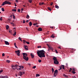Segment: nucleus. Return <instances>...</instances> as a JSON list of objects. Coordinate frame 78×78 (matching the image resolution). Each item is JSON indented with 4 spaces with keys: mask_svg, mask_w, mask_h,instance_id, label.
Masks as SVG:
<instances>
[{
    "mask_svg": "<svg viewBox=\"0 0 78 78\" xmlns=\"http://www.w3.org/2000/svg\"><path fill=\"white\" fill-rule=\"evenodd\" d=\"M44 50L39 51H38L37 53V54L38 56L40 58L42 57H45V55H44Z\"/></svg>",
    "mask_w": 78,
    "mask_h": 78,
    "instance_id": "f257e3e1",
    "label": "nucleus"
},
{
    "mask_svg": "<svg viewBox=\"0 0 78 78\" xmlns=\"http://www.w3.org/2000/svg\"><path fill=\"white\" fill-rule=\"evenodd\" d=\"M9 4V5L11 4V3L9 1H5L2 3V4L1 5L2 6H4L5 5Z\"/></svg>",
    "mask_w": 78,
    "mask_h": 78,
    "instance_id": "f03ea898",
    "label": "nucleus"
},
{
    "mask_svg": "<svg viewBox=\"0 0 78 78\" xmlns=\"http://www.w3.org/2000/svg\"><path fill=\"white\" fill-rule=\"evenodd\" d=\"M58 72L57 69H56V70L55 71L54 73V76H55V77L58 74Z\"/></svg>",
    "mask_w": 78,
    "mask_h": 78,
    "instance_id": "7ed1b4c3",
    "label": "nucleus"
},
{
    "mask_svg": "<svg viewBox=\"0 0 78 78\" xmlns=\"http://www.w3.org/2000/svg\"><path fill=\"white\" fill-rule=\"evenodd\" d=\"M15 52L16 53V55H17L18 56H20V50L16 51H15Z\"/></svg>",
    "mask_w": 78,
    "mask_h": 78,
    "instance_id": "20e7f679",
    "label": "nucleus"
},
{
    "mask_svg": "<svg viewBox=\"0 0 78 78\" xmlns=\"http://www.w3.org/2000/svg\"><path fill=\"white\" fill-rule=\"evenodd\" d=\"M23 58L24 59L26 60V61H28V57H27H27H23Z\"/></svg>",
    "mask_w": 78,
    "mask_h": 78,
    "instance_id": "39448f33",
    "label": "nucleus"
},
{
    "mask_svg": "<svg viewBox=\"0 0 78 78\" xmlns=\"http://www.w3.org/2000/svg\"><path fill=\"white\" fill-rule=\"evenodd\" d=\"M51 50V51H53V48H52V47H49V48H48V51H49L50 50Z\"/></svg>",
    "mask_w": 78,
    "mask_h": 78,
    "instance_id": "423d86ee",
    "label": "nucleus"
},
{
    "mask_svg": "<svg viewBox=\"0 0 78 78\" xmlns=\"http://www.w3.org/2000/svg\"><path fill=\"white\" fill-rule=\"evenodd\" d=\"M23 57L25 58L27 57V56L28 55L26 53H23Z\"/></svg>",
    "mask_w": 78,
    "mask_h": 78,
    "instance_id": "0eeeda50",
    "label": "nucleus"
},
{
    "mask_svg": "<svg viewBox=\"0 0 78 78\" xmlns=\"http://www.w3.org/2000/svg\"><path fill=\"white\" fill-rule=\"evenodd\" d=\"M54 62L55 64L57 65L59 63V62H58V60H57V61H54Z\"/></svg>",
    "mask_w": 78,
    "mask_h": 78,
    "instance_id": "6e6552de",
    "label": "nucleus"
},
{
    "mask_svg": "<svg viewBox=\"0 0 78 78\" xmlns=\"http://www.w3.org/2000/svg\"><path fill=\"white\" fill-rule=\"evenodd\" d=\"M24 48H25V49L26 50H28V46L26 45H25L24 46Z\"/></svg>",
    "mask_w": 78,
    "mask_h": 78,
    "instance_id": "1a4fd4ad",
    "label": "nucleus"
},
{
    "mask_svg": "<svg viewBox=\"0 0 78 78\" xmlns=\"http://www.w3.org/2000/svg\"><path fill=\"white\" fill-rule=\"evenodd\" d=\"M5 42L6 45H9L10 44L9 43V42H8V41H5Z\"/></svg>",
    "mask_w": 78,
    "mask_h": 78,
    "instance_id": "9d476101",
    "label": "nucleus"
},
{
    "mask_svg": "<svg viewBox=\"0 0 78 78\" xmlns=\"http://www.w3.org/2000/svg\"><path fill=\"white\" fill-rule=\"evenodd\" d=\"M53 60H54V61H57V58H56V57H53Z\"/></svg>",
    "mask_w": 78,
    "mask_h": 78,
    "instance_id": "9b49d317",
    "label": "nucleus"
},
{
    "mask_svg": "<svg viewBox=\"0 0 78 78\" xmlns=\"http://www.w3.org/2000/svg\"><path fill=\"white\" fill-rule=\"evenodd\" d=\"M42 30V29L41 27H39L38 29V30L40 31H41Z\"/></svg>",
    "mask_w": 78,
    "mask_h": 78,
    "instance_id": "f8f14e48",
    "label": "nucleus"
},
{
    "mask_svg": "<svg viewBox=\"0 0 78 78\" xmlns=\"http://www.w3.org/2000/svg\"><path fill=\"white\" fill-rule=\"evenodd\" d=\"M30 55L31 56V57L32 58H33L35 57L34 55H33L32 53L30 54Z\"/></svg>",
    "mask_w": 78,
    "mask_h": 78,
    "instance_id": "ddd939ff",
    "label": "nucleus"
},
{
    "mask_svg": "<svg viewBox=\"0 0 78 78\" xmlns=\"http://www.w3.org/2000/svg\"><path fill=\"white\" fill-rule=\"evenodd\" d=\"M18 67L21 68H22V69H23L24 68V67L23 66H18Z\"/></svg>",
    "mask_w": 78,
    "mask_h": 78,
    "instance_id": "4468645a",
    "label": "nucleus"
},
{
    "mask_svg": "<svg viewBox=\"0 0 78 78\" xmlns=\"http://www.w3.org/2000/svg\"><path fill=\"white\" fill-rule=\"evenodd\" d=\"M44 4V2H42V3H41V2H40V3H39V4H40V5H43Z\"/></svg>",
    "mask_w": 78,
    "mask_h": 78,
    "instance_id": "2eb2a0df",
    "label": "nucleus"
},
{
    "mask_svg": "<svg viewBox=\"0 0 78 78\" xmlns=\"http://www.w3.org/2000/svg\"><path fill=\"white\" fill-rule=\"evenodd\" d=\"M51 37L52 38H54L55 37L54 35V34H52V35L51 36Z\"/></svg>",
    "mask_w": 78,
    "mask_h": 78,
    "instance_id": "dca6fc26",
    "label": "nucleus"
},
{
    "mask_svg": "<svg viewBox=\"0 0 78 78\" xmlns=\"http://www.w3.org/2000/svg\"><path fill=\"white\" fill-rule=\"evenodd\" d=\"M32 25V22H29V26H31Z\"/></svg>",
    "mask_w": 78,
    "mask_h": 78,
    "instance_id": "f3484780",
    "label": "nucleus"
},
{
    "mask_svg": "<svg viewBox=\"0 0 78 78\" xmlns=\"http://www.w3.org/2000/svg\"><path fill=\"white\" fill-rule=\"evenodd\" d=\"M61 67H62V68L63 69H65V67H64V66L63 65H61Z\"/></svg>",
    "mask_w": 78,
    "mask_h": 78,
    "instance_id": "a211bd4d",
    "label": "nucleus"
},
{
    "mask_svg": "<svg viewBox=\"0 0 78 78\" xmlns=\"http://www.w3.org/2000/svg\"><path fill=\"white\" fill-rule=\"evenodd\" d=\"M55 8L57 9H58L59 8V6H58V5H55Z\"/></svg>",
    "mask_w": 78,
    "mask_h": 78,
    "instance_id": "6ab92c4d",
    "label": "nucleus"
},
{
    "mask_svg": "<svg viewBox=\"0 0 78 78\" xmlns=\"http://www.w3.org/2000/svg\"><path fill=\"white\" fill-rule=\"evenodd\" d=\"M20 76H22L23 75V74L22 73V72H20Z\"/></svg>",
    "mask_w": 78,
    "mask_h": 78,
    "instance_id": "aec40b11",
    "label": "nucleus"
},
{
    "mask_svg": "<svg viewBox=\"0 0 78 78\" xmlns=\"http://www.w3.org/2000/svg\"><path fill=\"white\" fill-rule=\"evenodd\" d=\"M9 26H8V25L6 26V29L7 30H8L9 28Z\"/></svg>",
    "mask_w": 78,
    "mask_h": 78,
    "instance_id": "412c9836",
    "label": "nucleus"
},
{
    "mask_svg": "<svg viewBox=\"0 0 78 78\" xmlns=\"http://www.w3.org/2000/svg\"><path fill=\"white\" fill-rule=\"evenodd\" d=\"M12 16H13V18L14 19H16L15 16L14 14H12Z\"/></svg>",
    "mask_w": 78,
    "mask_h": 78,
    "instance_id": "4be33fe9",
    "label": "nucleus"
},
{
    "mask_svg": "<svg viewBox=\"0 0 78 78\" xmlns=\"http://www.w3.org/2000/svg\"><path fill=\"white\" fill-rule=\"evenodd\" d=\"M14 46H15V48H17V47L16 46V43H14Z\"/></svg>",
    "mask_w": 78,
    "mask_h": 78,
    "instance_id": "5701e85b",
    "label": "nucleus"
},
{
    "mask_svg": "<svg viewBox=\"0 0 78 78\" xmlns=\"http://www.w3.org/2000/svg\"><path fill=\"white\" fill-rule=\"evenodd\" d=\"M40 75L39 74H36V77H38L40 76Z\"/></svg>",
    "mask_w": 78,
    "mask_h": 78,
    "instance_id": "b1692460",
    "label": "nucleus"
},
{
    "mask_svg": "<svg viewBox=\"0 0 78 78\" xmlns=\"http://www.w3.org/2000/svg\"><path fill=\"white\" fill-rule=\"evenodd\" d=\"M1 10L2 11H5V9L4 8H2Z\"/></svg>",
    "mask_w": 78,
    "mask_h": 78,
    "instance_id": "393cba45",
    "label": "nucleus"
},
{
    "mask_svg": "<svg viewBox=\"0 0 78 78\" xmlns=\"http://www.w3.org/2000/svg\"><path fill=\"white\" fill-rule=\"evenodd\" d=\"M18 39L19 40H20L21 42H22V39L20 37H19Z\"/></svg>",
    "mask_w": 78,
    "mask_h": 78,
    "instance_id": "a878e982",
    "label": "nucleus"
},
{
    "mask_svg": "<svg viewBox=\"0 0 78 78\" xmlns=\"http://www.w3.org/2000/svg\"><path fill=\"white\" fill-rule=\"evenodd\" d=\"M16 32H14V34H13V35L14 36H15L16 34Z\"/></svg>",
    "mask_w": 78,
    "mask_h": 78,
    "instance_id": "bb28decb",
    "label": "nucleus"
},
{
    "mask_svg": "<svg viewBox=\"0 0 78 78\" xmlns=\"http://www.w3.org/2000/svg\"><path fill=\"white\" fill-rule=\"evenodd\" d=\"M27 19H29V16L28 15H27Z\"/></svg>",
    "mask_w": 78,
    "mask_h": 78,
    "instance_id": "cd10ccee",
    "label": "nucleus"
},
{
    "mask_svg": "<svg viewBox=\"0 0 78 78\" xmlns=\"http://www.w3.org/2000/svg\"><path fill=\"white\" fill-rule=\"evenodd\" d=\"M48 9L49 10H50V11H51V9L50 7H48Z\"/></svg>",
    "mask_w": 78,
    "mask_h": 78,
    "instance_id": "c85d7f7f",
    "label": "nucleus"
},
{
    "mask_svg": "<svg viewBox=\"0 0 78 78\" xmlns=\"http://www.w3.org/2000/svg\"><path fill=\"white\" fill-rule=\"evenodd\" d=\"M72 73L73 74H75V73H76V72H75V71H72Z\"/></svg>",
    "mask_w": 78,
    "mask_h": 78,
    "instance_id": "c756f323",
    "label": "nucleus"
},
{
    "mask_svg": "<svg viewBox=\"0 0 78 78\" xmlns=\"http://www.w3.org/2000/svg\"><path fill=\"white\" fill-rule=\"evenodd\" d=\"M12 11L14 12H16V9H12Z\"/></svg>",
    "mask_w": 78,
    "mask_h": 78,
    "instance_id": "7c9ffc66",
    "label": "nucleus"
},
{
    "mask_svg": "<svg viewBox=\"0 0 78 78\" xmlns=\"http://www.w3.org/2000/svg\"><path fill=\"white\" fill-rule=\"evenodd\" d=\"M38 23H34L33 24L34 26H36L37 25Z\"/></svg>",
    "mask_w": 78,
    "mask_h": 78,
    "instance_id": "2f4dec72",
    "label": "nucleus"
},
{
    "mask_svg": "<svg viewBox=\"0 0 78 78\" xmlns=\"http://www.w3.org/2000/svg\"><path fill=\"white\" fill-rule=\"evenodd\" d=\"M6 62L8 63H10V61L9 60H7Z\"/></svg>",
    "mask_w": 78,
    "mask_h": 78,
    "instance_id": "473e14b6",
    "label": "nucleus"
},
{
    "mask_svg": "<svg viewBox=\"0 0 78 78\" xmlns=\"http://www.w3.org/2000/svg\"><path fill=\"white\" fill-rule=\"evenodd\" d=\"M3 72V70L2 69H1V70H0V74L2 73Z\"/></svg>",
    "mask_w": 78,
    "mask_h": 78,
    "instance_id": "72a5a7b5",
    "label": "nucleus"
},
{
    "mask_svg": "<svg viewBox=\"0 0 78 78\" xmlns=\"http://www.w3.org/2000/svg\"><path fill=\"white\" fill-rule=\"evenodd\" d=\"M52 72L53 73H54V69L53 68H52Z\"/></svg>",
    "mask_w": 78,
    "mask_h": 78,
    "instance_id": "f704fd0d",
    "label": "nucleus"
},
{
    "mask_svg": "<svg viewBox=\"0 0 78 78\" xmlns=\"http://www.w3.org/2000/svg\"><path fill=\"white\" fill-rule=\"evenodd\" d=\"M23 43H24V44H25L26 41H25V40H23Z\"/></svg>",
    "mask_w": 78,
    "mask_h": 78,
    "instance_id": "c9c22d12",
    "label": "nucleus"
},
{
    "mask_svg": "<svg viewBox=\"0 0 78 78\" xmlns=\"http://www.w3.org/2000/svg\"><path fill=\"white\" fill-rule=\"evenodd\" d=\"M38 62H40V63L41 62V59H39Z\"/></svg>",
    "mask_w": 78,
    "mask_h": 78,
    "instance_id": "e433bc0d",
    "label": "nucleus"
},
{
    "mask_svg": "<svg viewBox=\"0 0 78 78\" xmlns=\"http://www.w3.org/2000/svg\"><path fill=\"white\" fill-rule=\"evenodd\" d=\"M26 43H27V44H30V42H27V41H26Z\"/></svg>",
    "mask_w": 78,
    "mask_h": 78,
    "instance_id": "4c0bfd02",
    "label": "nucleus"
},
{
    "mask_svg": "<svg viewBox=\"0 0 78 78\" xmlns=\"http://www.w3.org/2000/svg\"><path fill=\"white\" fill-rule=\"evenodd\" d=\"M41 48V46H38V47H37V48Z\"/></svg>",
    "mask_w": 78,
    "mask_h": 78,
    "instance_id": "58836bf2",
    "label": "nucleus"
},
{
    "mask_svg": "<svg viewBox=\"0 0 78 78\" xmlns=\"http://www.w3.org/2000/svg\"><path fill=\"white\" fill-rule=\"evenodd\" d=\"M29 2L30 3H31L32 2V0H29Z\"/></svg>",
    "mask_w": 78,
    "mask_h": 78,
    "instance_id": "ea45409f",
    "label": "nucleus"
},
{
    "mask_svg": "<svg viewBox=\"0 0 78 78\" xmlns=\"http://www.w3.org/2000/svg\"><path fill=\"white\" fill-rule=\"evenodd\" d=\"M36 66H34L33 67V69H35L36 68Z\"/></svg>",
    "mask_w": 78,
    "mask_h": 78,
    "instance_id": "a19ab883",
    "label": "nucleus"
},
{
    "mask_svg": "<svg viewBox=\"0 0 78 78\" xmlns=\"http://www.w3.org/2000/svg\"><path fill=\"white\" fill-rule=\"evenodd\" d=\"M72 70V69L71 68H70V69L69 70V72H70Z\"/></svg>",
    "mask_w": 78,
    "mask_h": 78,
    "instance_id": "79ce46f5",
    "label": "nucleus"
},
{
    "mask_svg": "<svg viewBox=\"0 0 78 78\" xmlns=\"http://www.w3.org/2000/svg\"><path fill=\"white\" fill-rule=\"evenodd\" d=\"M2 17H1V18H0V20L2 21Z\"/></svg>",
    "mask_w": 78,
    "mask_h": 78,
    "instance_id": "37998d69",
    "label": "nucleus"
},
{
    "mask_svg": "<svg viewBox=\"0 0 78 78\" xmlns=\"http://www.w3.org/2000/svg\"><path fill=\"white\" fill-rule=\"evenodd\" d=\"M46 45L48 46V48H49L50 47V45H49V44H46Z\"/></svg>",
    "mask_w": 78,
    "mask_h": 78,
    "instance_id": "c03bdc74",
    "label": "nucleus"
},
{
    "mask_svg": "<svg viewBox=\"0 0 78 78\" xmlns=\"http://www.w3.org/2000/svg\"><path fill=\"white\" fill-rule=\"evenodd\" d=\"M18 12H20V9H19L18 10Z\"/></svg>",
    "mask_w": 78,
    "mask_h": 78,
    "instance_id": "a18cd8bd",
    "label": "nucleus"
},
{
    "mask_svg": "<svg viewBox=\"0 0 78 78\" xmlns=\"http://www.w3.org/2000/svg\"><path fill=\"white\" fill-rule=\"evenodd\" d=\"M5 55V53H3L2 54V56H3V57H4Z\"/></svg>",
    "mask_w": 78,
    "mask_h": 78,
    "instance_id": "49530a36",
    "label": "nucleus"
},
{
    "mask_svg": "<svg viewBox=\"0 0 78 78\" xmlns=\"http://www.w3.org/2000/svg\"><path fill=\"white\" fill-rule=\"evenodd\" d=\"M55 52L56 53H58V51L56 50H55Z\"/></svg>",
    "mask_w": 78,
    "mask_h": 78,
    "instance_id": "de8ad7c7",
    "label": "nucleus"
},
{
    "mask_svg": "<svg viewBox=\"0 0 78 78\" xmlns=\"http://www.w3.org/2000/svg\"><path fill=\"white\" fill-rule=\"evenodd\" d=\"M75 71V69L74 68H73V71Z\"/></svg>",
    "mask_w": 78,
    "mask_h": 78,
    "instance_id": "09e8293b",
    "label": "nucleus"
},
{
    "mask_svg": "<svg viewBox=\"0 0 78 78\" xmlns=\"http://www.w3.org/2000/svg\"><path fill=\"white\" fill-rule=\"evenodd\" d=\"M12 67L13 68V67H15V66L13 65V66H12Z\"/></svg>",
    "mask_w": 78,
    "mask_h": 78,
    "instance_id": "8fccbe9b",
    "label": "nucleus"
},
{
    "mask_svg": "<svg viewBox=\"0 0 78 78\" xmlns=\"http://www.w3.org/2000/svg\"><path fill=\"white\" fill-rule=\"evenodd\" d=\"M23 23H25V21H24V20H23Z\"/></svg>",
    "mask_w": 78,
    "mask_h": 78,
    "instance_id": "3c124183",
    "label": "nucleus"
},
{
    "mask_svg": "<svg viewBox=\"0 0 78 78\" xmlns=\"http://www.w3.org/2000/svg\"><path fill=\"white\" fill-rule=\"evenodd\" d=\"M15 1H16L17 3H18V2H19L18 0H16Z\"/></svg>",
    "mask_w": 78,
    "mask_h": 78,
    "instance_id": "603ef678",
    "label": "nucleus"
},
{
    "mask_svg": "<svg viewBox=\"0 0 78 78\" xmlns=\"http://www.w3.org/2000/svg\"><path fill=\"white\" fill-rule=\"evenodd\" d=\"M60 70L62 69V66H61V67H60Z\"/></svg>",
    "mask_w": 78,
    "mask_h": 78,
    "instance_id": "864d4df0",
    "label": "nucleus"
},
{
    "mask_svg": "<svg viewBox=\"0 0 78 78\" xmlns=\"http://www.w3.org/2000/svg\"><path fill=\"white\" fill-rule=\"evenodd\" d=\"M53 2H51V5H53Z\"/></svg>",
    "mask_w": 78,
    "mask_h": 78,
    "instance_id": "5fc2aeb1",
    "label": "nucleus"
},
{
    "mask_svg": "<svg viewBox=\"0 0 78 78\" xmlns=\"http://www.w3.org/2000/svg\"><path fill=\"white\" fill-rule=\"evenodd\" d=\"M11 24H12V25L13 26H14V24L13 23H11Z\"/></svg>",
    "mask_w": 78,
    "mask_h": 78,
    "instance_id": "6e6d98bb",
    "label": "nucleus"
},
{
    "mask_svg": "<svg viewBox=\"0 0 78 78\" xmlns=\"http://www.w3.org/2000/svg\"><path fill=\"white\" fill-rule=\"evenodd\" d=\"M19 69L20 70H21L22 69L20 67V68H19Z\"/></svg>",
    "mask_w": 78,
    "mask_h": 78,
    "instance_id": "4d7b16f0",
    "label": "nucleus"
},
{
    "mask_svg": "<svg viewBox=\"0 0 78 78\" xmlns=\"http://www.w3.org/2000/svg\"><path fill=\"white\" fill-rule=\"evenodd\" d=\"M28 65L30 67L31 66V64H28Z\"/></svg>",
    "mask_w": 78,
    "mask_h": 78,
    "instance_id": "13d9d810",
    "label": "nucleus"
},
{
    "mask_svg": "<svg viewBox=\"0 0 78 78\" xmlns=\"http://www.w3.org/2000/svg\"><path fill=\"white\" fill-rule=\"evenodd\" d=\"M63 76H65V77H66V75L65 74H63Z\"/></svg>",
    "mask_w": 78,
    "mask_h": 78,
    "instance_id": "bf43d9fd",
    "label": "nucleus"
},
{
    "mask_svg": "<svg viewBox=\"0 0 78 78\" xmlns=\"http://www.w3.org/2000/svg\"><path fill=\"white\" fill-rule=\"evenodd\" d=\"M15 66H16V67H17L18 66H19L17 65V64L15 65Z\"/></svg>",
    "mask_w": 78,
    "mask_h": 78,
    "instance_id": "052dcab7",
    "label": "nucleus"
},
{
    "mask_svg": "<svg viewBox=\"0 0 78 78\" xmlns=\"http://www.w3.org/2000/svg\"><path fill=\"white\" fill-rule=\"evenodd\" d=\"M28 21H29L28 20H27V21H26V23H28Z\"/></svg>",
    "mask_w": 78,
    "mask_h": 78,
    "instance_id": "680f3d73",
    "label": "nucleus"
},
{
    "mask_svg": "<svg viewBox=\"0 0 78 78\" xmlns=\"http://www.w3.org/2000/svg\"><path fill=\"white\" fill-rule=\"evenodd\" d=\"M16 69H17L16 68H14V70H16Z\"/></svg>",
    "mask_w": 78,
    "mask_h": 78,
    "instance_id": "e2e57ef3",
    "label": "nucleus"
},
{
    "mask_svg": "<svg viewBox=\"0 0 78 78\" xmlns=\"http://www.w3.org/2000/svg\"><path fill=\"white\" fill-rule=\"evenodd\" d=\"M14 4H15V6H17V5H16V3H14Z\"/></svg>",
    "mask_w": 78,
    "mask_h": 78,
    "instance_id": "0e129e2a",
    "label": "nucleus"
},
{
    "mask_svg": "<svg viewBox=\"0 0 78 78\" xmlns=\"http://www.w3.org/2000/svg\"><path fill=\"white\" fill-rule=\"evenodd\" d=\"M21 11H23V9H21Z\"/></svg>",
    "mask_w": 78,
    "mask_h": 78,
    "instance_id": "69168bd1",
    "label": "nucleus"
},
{
    "mask_svg": "<svg viewBox=\"0 0 78 78\" xmlns=\"http://www.w3.org/2000/svg\"><path fill=\"white\" fill-rule=\"evenodd\" d=\"M58 48H59L60 49H61V47H58Z\"/></svg>",
    "mask_w": 78,
    "mask_h": 78,
    "instance_id": "338daca9",
    "label": "nucleus"
},
{
    "mask_svg": "<svg viewBox=\"0 0 78 78\" xmlns=\"http://www.w3.org/2000/svg\"><path fill=\"white\" fill-rule=\"evenodd\" d=\"M5 78V76H4L2 77V78Z\"/></svg>",
    "mask_w": 78,
    "mask_h": 78,
    "instance_id": "774afa93",
    "label": "nucleus"
}]
</instances>
